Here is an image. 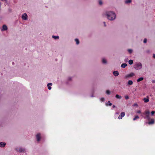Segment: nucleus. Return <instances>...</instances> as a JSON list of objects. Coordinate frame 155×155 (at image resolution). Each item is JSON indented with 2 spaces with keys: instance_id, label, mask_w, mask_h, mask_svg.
Segmentation results:
<instances>
[{
  "instance_id": "nucleus-1",
  "label": "nucleus",
  "mask_w": 155,
  "mask_h": 155,
  "mask_svg": "<svg viewBox=\"0 0 155 155\" xmlns=\"http://www.w3.org/2000/svg\"><path fill=\"white\" fill-rule=\"evenodd\" d=\"M105 15L108 19L110 21L114 20L116 18V15L113 11H107L105 12Z\"/></svg>"
},
{
  "instance_id": "nucleus-2",
  "label": "nucleus",
  "mask_w": 155,
  "mask_h": 155,
  "mask_svg": "<svg viewBox=\"0 0 155 155\" xmlns=\"http://www.w3.org/2000/svg\"><path fill=\"white\" fill-rule=\"evenodd\" d=\"M141 116L145 119L149 120H150V112L149 110H146L141 114Z\"/></svg>"
},
{
  "instance_id": "nucleus-3",
  "label": "nucleus",
  "mask_w": 155,
  "mask_h": 155,
  "mask_svg": "<svg viewBox=\"0 0 155 155\" xmlns=\"http://www.w3.org/2000/svg\"><path fill=\"white\" fill-rule=\"evenodd\" d=\"M134 68L136 70H139L143 68V65L140 62H137L134 65Z\"/></svg>"
},
{
  "instance_id": "nucleus-4",
  "label": "nucleus",
  "mask_w": 155,
  "mask_h": 155,
  "mask_svg": "<svg viewBox=\"0 0 155 155\" xmlns=\"http://www.w3.org/2000/svg\"><path fill=\"white\" fill-rule=\"evenodd\" d=\"M135 74L134 73L131 72L125 75L124 76V78L125 79H128L135 76Z\"/></svg>"
},
{
  "instance_id": "nucleus-5",
  "label": "nucleus",
  "mask_w": 155,
  "mask_h": 155,
  "mask_svg": "<svg viewBox=\"0 0 155 155\" xmlns=\"http://www.w3.org/2000/svg\"><path fill=\"white\" fill-rule=\"evenodd\" d=\"M21 18L23 20L26 21L28 19V16L26 13H23L21 15Z\"/></svg>"
},
{
  "instance_id": "nucleus-6",
  "label": "nucleus",
  "mask_w": 155,
  "mask_h": 155,
  "mask_svg": "<svg viewBox=\"0 0 155 155\" xmlns=\"http://www.w3.org/2000/svg\"><path fill=\"white\" fill-rule=\"evenodd\" d=\"M36 139L37 141L38 142H39L41 139V134L40 133H38L36 136Z\"/></svg>"
},
{
  "instance_id": "nucleus-7",
  "label": "nucleus",
  "mask_w": 155,
  "mask_h": 155,
  "mask_svg": "<svg viewBox=\"0 0 155 155\" xmlns=\"http://www.w3.org/2000/svg\"><path fill=\"white\" fill-rule=\"evenodd\" d=\"M16 150L19 152H23L25 151V149L21 147H18L16 148Z\"/></svg>"
},
{
  "instance_id": "nucleus-8",
  "label": "nucleus",
  "mask_w": 155,
  "mask_h": 155,
  "mask_svg": "<svg viewBox=\"0 0 155 155\" xmlns=\"http://www.w3.org/2000/svg\"><path fill=\"white\" fill-rule=\"evenodd\" d=\"M125 113L124 112H122L120 114V115H119L118 117L119 119H121L124 116Z\"/></svg>"
},
{
  "instance_id": "nucleus-9",
  "label": "nucleus",
  "mask_w": 155,
  "mask_h": 155,
  "mask_svg": "<svg viewBox=\"0 0 155 155\" xmlns=\"http://www.w3.org/2000/svg\"><path fill=\"white\" fill-rule=\"evenodd\" d=\"M143 100L144 101V102L145 103H147L149 101V97L147 96L146 98H144Z\"/></svg>"
},
{
  "instance_id": "nucleus-10",
  "label": "nucleus",
  "mask_w": 155,
  "mask_h": 155,
  "mask_svg": "<svg viewBox=\"0 0 155 155\" xmlns=\"http://www.w3.org/2000/svg\"><path fill=\"white\" fill-rule=\"evenodd\" d=\"M6 145V143L5 142H1L0 143V147H5Z\"/></svg>"
},
{
  "instance_id": "nucleus-11",
  "label": "nucleus",
  "mask_w": 155,
  "mask_h": 155,
  "mask_svg": "<svg viewBox=\"0 0 155 155\" xmlns=\"http://www.w3.org/2000/svg\"><path fill=\"white\" fill-rule=\"evenodd\" d=\"M133 84V82L131 80H129L127 83V84L128 85H132Z\"/></svg>"
},
{
  "instance_id": "nucleus-12",
  "label": "nucleus",
  "mask_w": 155,
  "mask_h": 155,
  "mask_svg": "<svg viewBox=\"0 0 155 155\" xmlns=\"http://www.w3.org/2000/svg\"><path fill=\"white\" fill-rule=\"evenodd\" d=\"M113 74L115 76H117L119 75V72L117 71H115L113 72Z\"/></svg>"
},
{
  "instance_id": "nucleus-13",
  "label": "nucleus",
  "mask_w": 155,
  "mask_h": 155,
  "mask_svg": "<svg viewBox=\"0 0 155 155\" xmlns=\"http://www.w3.org/2000/svg\"><path fill=\"white\" fill-rule=\"evenodd\" d=\"M52 84L51 83H49L47 84V86L48 87V89L49 90H51V87L50 86L52 85Z\"/></svg>"
},
{
  "instance_id": "nucleus-14",
  "label": "nucleus",
  "mask_w": 155,
  "mask_h": 155,
  "mask_svg": "<svg viewBox=\"0 0 155 155\" xmlns=\"http://www.w3.org/2000/svg\"><path fill=\"white\" fill-rule=\"evenodd\" d=\"M112 105V104L110 102V101H109L105 103V105L106 106H111Z\"/></svg>"
},
{
  "instance_id": "nucleus-15",
  "label": "nucleus",
  "mask_w": 155,
  "mask_h": 155,
  "mask_svg": "<svg viewBox=\"0 0 155 155\" xmlns=\"http://www.w3.org/2000/svg\"><path fill=\"white\" fill-rule=\"evenodd\" d=\"M154 123V120L153 119H151V121H149L148 123V124H153Z\"/></svg>"
},
{
  "instance_id": "nucleus-16",
  "label": "nucleus",
  "mask_w": 155,
  "mask_h": 155,
  "mask_svg": "<svg viewBox=\"0 0 155 155\" xmlns=\"http://www.w3.org/2000/svg\"><path fill=\"white\" fill-rule=\"evenodd\" d=\"M102 62L103 64H105L107 63V61L105 58H103L102 59Z\"/></svg>"
},
{
  "instance_id": "nucleus-17",
  "label": "nucleus",
  "mask_w": 155,
  "mask_h": 155,
  "mask_svg": "<svg viewBox=\"0 0 155 155\" xmlns=\"http://www.w3.org/2000/svg\"><path fill=\"white\" fill-rule=\"evenodd\" d=\"M127 66V64H126V63H123L121 64V67L123 68H124L126 67Z\"/></svg>"
},
{
  "instance_id": "nucleus-18",
  "label": "nucleus",
  "mask_w": 155,
  "mask_h": 155,
  "mask_svg": "<svg viewBox=\"0 0 155 155\" xmlns=\"http://www.w3.org/2000/svg\"><path fill=\"white\" fill-rule=\"evenodd\" d=\"M143 77H140L137 79V82H139L143 81Z\"/></svg>"
},
{
  "instance_id": "nucleus-19",
  "label": "nucleus",
  "mask_w": 155,
  "mask_h": 155,
  "mask_svg": "<svg viewBox=\"0 0 155 155\" xmlns=\"http://www.w3.org/2000/svg\"><path fill=\"white\" fill-rule=\"evenodd\" d=\"M132 2L131 0H126L125 1V3L126 4H128Z\"/></svg>"
},
{
  "instance_id": "nucleus-20",
  "label": "nucleus",
  "mask_w": 155,
  "mask_h": 155,
  "mask_svg": "<svg viewBox=\"0 0 155 155\" xmlns=\"http://www.w3.org/2000/svg\"><path fill=\"white\" fill-rule=\"evenodd\" d=\"M98 4L100 5H103V2L101 0H99L98 1Z\"/></svg>"
},
{
  "instance_id": "nucleus-21",
  "label": "nucleus",
  "mask_w": 155,
  "mask_h": 155,
  "mask_svg": "<svg viewBox=\"0 0 155 155\" xmlns=\"http://www.w3.org/2000/svg\"><path fill=\"white\" fill-rule=\"evenodd\" d=\"M115 97L117 98L118 99H121V98H122L121 96L119 95L118 94L116 95Z\"/></svg>"
},
{
  "instance_id": "nucleus-22",
  "label": "nucleus",
  "mask_w": 155,
  "mask_h": 155,
  "mask_svg": "<svg viewBox=\"0 0 155 155\" xmlns=\"http://www.w3.org/2000/svg\"><path fill=\"white\" fill-rule=\"evenodd\" d=\"M52 38H54V39H58L59 38V36H54L53 35L52 36Z\"/></svg>"
},
{
  "instance_id": "nucleus-23",
  "label": "nucleus",
  "mask_w": 155,
  "mask_h": 155,
  "mask_svg": "<svg viewBox=\"0 0 155 155\" xmlns=\"http://www.w3.org/2000/svg\"><path fill=\"white\" fill-rule=\"evenodd\" d=\"M128 63L129 64L131 65L133 63V61L132 60L130 59V60L128 61Z\"/></svg>"
},
{
  "instance_id": "nucleus-24",
  "label": "nucleus",
  "mask_w": 155,
  "mask_h": 155,
  "mask_svg": "<svg viewBox=\"0 0 155 155\" xmlns=\"http://www.w3.org/2000/svg\"><path fill=\"white\" fill-rule=\"evenodd\" d=\"M75 41L76 42V44L77 45H78V44H79V40L78 39L76 38L75 39Z\"/></svg>"
},
{
  "instance_id": "nucleus-25",
  "label": "nucleus",
  "mask_w": 155,
  "mask_h": 155,
  "mask_svg": "<svg viewBox=\"0 0 155 155\" xmlns=\"http://www.w3.org/2000/svg\"><path fill=\"white\" fill-rule=\"evenodd\" d=\"M7 26L5 25H4L2 26V29H7Z\"/></svg>"
},
{
  "instance_id": "nucleus-26",
  "label": "nucleus",
  "mask_w": 155,
  "mask_h": 155,
  "mask_svg": "<svg viewBox=\"0 0 155 155\" xmlns=\"http://www.w3.org/2000/svg\"><path fill=\"white\" fill-rule=\"evenodd\" d=\"M127 51L130 54H131L133 51V50L132 49H128Z\"/></svg>"
},
{
  "instance_id": "nucleus-27",
  "label": "nucleus",
  "mask_w": 155,
  "mask_h": 155,
  "mask_svg": "<svg viewBox=\"0 0 155 155\" xmlns=\"http://www.w3.org/2000/svg\"><path fill=\"white\" fill-rule=\"evenodd\" d=\"M106 93L107 95H110V92L109 90H107L106 91Z\"/></svg>"
},
{
  "instance_id": "nucleus-28",
  "label": "nucleus",
  "mask_w": 155,
  "mask_h": 155,
  "mask_svg": "<svg viewBox=\"0 0 155 155\" xmlns=\"http://www.w3.org/2000/svg\"><path fill=\"white\" fill-rule=\"evenodd\" d=\"M139 117L138 116H135V117H134V118L133 119V120H136V119H139Z\"/></svg>"
},
{
  "instance_id": "nucleus-29",
  "label": "nucleus",
  "mask_w": 155,
  "mask_h": 155,
  "mask_svg": "<svg viewBox=\"0 0 155 155\" xmlns=\"http://www.w3.org/2000/svg\"><path fill=\"white\" fill-rule=\"evenodd\" d=\"M105 99L104 97H101L100 98V100L101 102H103L104 101Z\"/></svg>"
},
{
  "instance_id": "nucleus-30",
  "label": "nucleus",
  "mask_w": 155,
  "mask_h": 155,
  "mask_svg": "<svg viewBox=\"0 0 155 155\" xmlns=\"http://www.w3.org/2000/svg\"><path fill=\"white\" fill-rule=\"evenodd\" d=\"M134 106H136L137 107H138V105L137 103H135L133 105Z\"/></svg>"
},
{
  "instance_id": "nucleus-31",
  "label": "nucleus",
  "mask_w": 155,
  "mask_h": 155,
  "mask_svg": "<svg viewBox=\"0 0 155 155\" xmlns=\"http://www.w3.org/2000/svg\"><path fill=\"white\" fill-rule=\"evenodd\" d=\"M137 113L138 114H141V111L140 110H138L137 111Z\"/></svg>"
},
{
  "instance_id": "nucleus-32",
  "label": "nucleus",
  "mask_w": 155,
  "mask_h": 155,
  "mask_svg": "<svg viewBox=\"0 0 155 155\" xmlns=\"http://www.w3.org/2000/svg\"><path fill=\"white\" fill-rule=\"evenodd\" d=\"M125 98L126 99H128L129 98V97L127 95H126L125 96Z\"/></svg>"
},
{
  "instance_id": "nucleus-33",
  "label": "nucleus",
  "mask_w": 155,
  "mask_h": 155,
  "mask_svg": "<svg viewBox=\"0 0 155 155\" xmlns=\"http://www.w3.org/2000/svg\"><path fill=\"white\" fill-rule=\"evenodd\" d=\"M155 113V112L154 111H152L151 112V115H153V114Z\"/></svg>"
},
{
  "instance_id": "nucleus-34",
  "label": "nucleus",
  "mask_w": 155,
  "mask_h": 155,
  "mask_svg": "<svg viewBox=\"0 0 155 155\" xmlns=\"http://www.w3.org/2000/svg\"><path fill=\"white\" fill-rule=\"evenodd\" d=\"M147 42V39H146L145 38L143 42H144V43H145Z\"/></svg>"
},
{
  "instance_id": "nucleus-35",
  "label": "nucleus",
  "mask_w": 155,
  "mask_h": 155,
  "mask_svg": "<svg viewBox=\"0 0 155 155\" xmlns=\"http://www.w3.org/2000/svg\"><path fill=\"white\" fill-rule=\"evenodd\" d=\"M104 24V25L105 26H106V23L105 22H103Z\"/></svg>"
},
{
  "instance_id": "nucleus-36",
  "label": "nucleus",
  "mask_w": 155,
  "mask_h": 155,
  "mask_svg": "<svg viewBox=\"0 0 155 155\" xmlns=\"http://www.w3.org/2000/svg\"><path fill=\"white\" fill-rule=\"evenodd\" d=\"M153 58H155V54H153Z\"/></svg>"
},
{
  "instance_id": "nucleus-37",
  "label": "nucleus",
  "mask_w": 155,
  "mask_h": 155,
  "mask_svg": "<svg viewBox=\"0 0 155 155\" xmlns=\"http://www.w3.org/2000/svg\"><path fill=\"white\" fill-rule=\"evenodd\" d=\"M152 81L153 83H154L155 82V80H153Z\"/></svg>"
},
{
  "instance_id": "nucleus-38",
  "label": "nucleus",
  "mask_w": 155,
  "mask_h": 155,
  "mask_svg": "<svg viewBox=\"0 0 155 155\" xmlns=\"http://www.w3.org/2000/svg\"><path fill=\"white\" fill-rule=\"evenodd\" d=\"M149 52H150L149 50H147V53H149Z\"/></svg>"
},
{
  "instance_id": "nucleus-39",
  "label": "nucleus",
  "mask_w": 155,
  "mask_h": 155,
  "mask_svg": "<svg viewBox=\"0 0 155 155\" xmlns=\"http://www.w3.org/2000/svg\"><path fill=\"white\" fill-rule=\"evenodd\" d=\"M115 105H113V108H115Z\"/></svg>"
},
{
  "instance_id": "nucleus-40",
  "label": "nucleus",
  "mask_w": 155,
  "mask_h": 155,
  "mask_svg": "<svg viewBox=\"0 0 155 155\" xmlns=\"http://www.w3.org/2000/svg\"><path fill=\"white\" fill-rule=\"evenodd\" d=\"M91 97H94L93 94H92V95H91Z\"/></svg>"
},
{
  "instance_id": "nucleus-41",
  "label": "nucleus",
  "mask_w": 155,
  "mask_h": 155,
  "mask_svg": "<svg viewBox=\"0 0 155 155\" xmlns=\"http://www.w3.org/2000/svg\"><path fill=\"white\" fill-rule=\"evenodd\" d=\"M119 114V113H117V112H116L115 113L116 114Z\"/></svg>"
},
{
  "instance_id": "nucleus-42",
  "label": "nucleus",
  "mask_w": 155,
  "mask_h": 155,
  "mask_svg": "<svg viewBox=\"0 0 155 155\" xmlns=\"http://www.w3.org/2000/svg\"><path fill=\"white\" fill-rule=\"evenodd\" d=\"M125 62H126V61H127V60H125Z\"/></svg>"
},
{
  "instance_id": "nucleus-43",
  "label": "nucleus",
  "mask_w": 155,
  "mask_h": 155,
  "mask_svg": "<svg viewBox=\"0 0 155 155\" xmlns=\"http://www.w3.org/2000/svg\"><path fill=\"white\" fill-rule=\"evenodd\" d=\"M5 30V29H4V30Z\"/></svg>"
}]
</instances>
